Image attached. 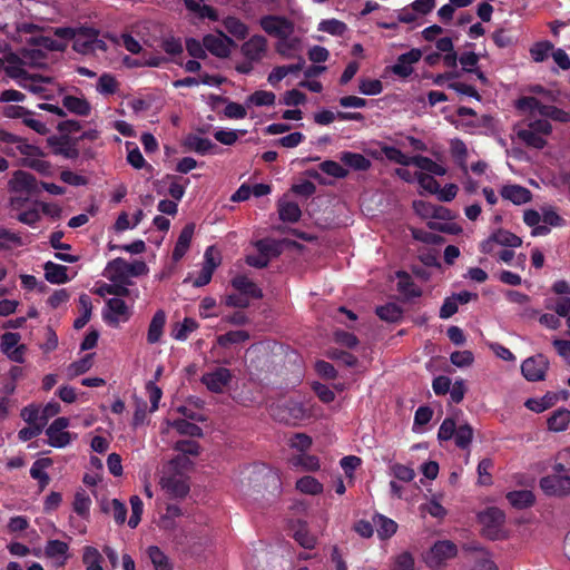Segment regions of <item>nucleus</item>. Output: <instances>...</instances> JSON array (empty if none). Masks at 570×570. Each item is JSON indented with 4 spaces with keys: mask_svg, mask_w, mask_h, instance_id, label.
I'll return each instance as SVG.
<instances>
[{
    "mask_svg": "<svg viewBox=\"0 0 570 570\" xmlns=\"http://www.w3.org/2000/svg\"><path fill=\"white\" fill-rule=\"evenodd\" d=\"M107 43L99 38V30L92 27L77 28V37L73 39L72 49L81 55H90L96 51H106Z\"/></svg>",
    "mask_w": 570,
    "mask_h": 570,
    "instance_id": "obj_1",
    "label": "nucleus"
},
{
    "mask_svg": "<svg viewBox=\"0 0 570 570\" xmlns=\"http://www.w3.org/2000/svg\"><path fill=\"white\" fill-rule=\"evenodd\" d=\"M456 546L449 540L436 541L425 556V562L431 569L440 568L446 560L456 556Z\"/></svg>",
    "mask_w": 570,
    "mask_h": 570,
    "instance_id": "obj_2",
    "label": "nucleus"
},
{
    "mask_svg": "<svg viewBox=\"0 0 570 570\" xmlns=\"http://www.w3.org/2000/svg\"><path fill=\"white\" fill-rule=\"evenodd\" d=\"M261 28L268 35L286 40L293 32V22L283 16L267 14L259 19Z\"/></svg>",
    "mask_w": 570,
    "mask_h": 570,
    "instance_id": "obj_3",
    "label": "nucleus"
},
{
    "mask_svg": "<svg viewBox=\"0 0 570 570\" xmlns=\"http://www.w3.org/2000/svg\"><path fill=\"white\" fill-rule=\"evenodd\" d=\"M549 360L539 353L525 358L521 364V373L529 382H539L546 379L549 368Z\"/></svg>",
    "mask_w": 570,
    "mask_h": 570,
    "instance_id": "obj_4",
    "label": "nucleus"
},
{
    "mask_svg": "<svg viewBox=\"0 0 570 570\" xmlns=\"http://www.w3.org/2000/svg\"><path fill=\"white\" fill-rule=\"evenodd\" d=\"M217 35L208 33L203 37L204 47L213 56L225 59L230 55V48L236 47L235 41L226 36L222 30L216 31Z\"/></svg>",
    "mask_w": 570,
    "mask_h": 570,
    "instance_id": "obj_5",
    "label": "nucleus"
},
{
    "mask_svg": "<svg viewBox=\"0 0 570 570\" xmlns=\"http://www.w3.org/2000/svg\"><path fill=\"white\" fill-rule=\"evenodd\" d=\"M232 380V371L227 367L218 366L210 372L204 373L200 382L209 392L220 394L230 384Z\"/></svg>",
    "mask_w": 570,
    "mask_h": 570,
    "instance_id": "obj_6",
    "label": "nucleus"
},
{
    "mask_svg": "<svg viewBox=\"0 0 570 570\" xmlns=\"http://www.w3.org/2000/svg\"><path fill=\"white\" fill-rule=\"evenodd\" d=\"M160 485L171 499H184L190 491L188 478L181 473L164 475Z\"/></svg>",
    "mask_w": 570,
    "mask_h": 570,
    "instance_id": "obj_7",
    "label": "nucleus"
},
{
    "mask_svg": "<svg viewBox=\"0 0 570 570\" xmlns=\"http://www.w3.org/2000/svg\"><path fill=\"white\" fill-rule=\"evenodd\" d=\"M20 338L21 335L19 333L6 332L2 334L0 342L1 352L16 363L24 362V354L27 351V346L24 344L19 345Z\"/></svg>",
    "mask_w": 570,
    "mask_h": 570,
    "instance_id": "obj_8",
    "label": "nucleus"
},
{
    "mask_svg": "<svg viewBox=\"0 0 570 570\" xmlns=\"http://www.w3.org/2000/svg\"><path fill=\"white\" fill-rule=\"evenodd\" d=\"M69 419L65 416L57 417L47 428L46 434L48 435V443L53 448H65L71 441L69 432L65 431L69 426Z\"/></svg>",
    "mask_w": 570,
    "mask_h": 570,
    "instance_id": "obj_9",
    "label": "nucleus"
},
{
    "mask_svg": "<svg viewBox=\"0 0 570 570\" xmlns=\"http://www.w3.org/2000/svg\"><path fill=\"white\" fill-rule=\"evenodd\" d=\"M47 142L56 155L63 156L67 159H76L79 157L77 141L68 135L50 136Z\"/></svg>",
    "mask_w": 570,
    "mask_h": 570,
    "instance_id": "obj_10",
    "label": "nucleus"
},
{
    "mask_svg": "<svg viewBox=\"0 0 570 570\" xmlns=\"http://www.w3.org/2000/svg\"><path fill=\"white\" fill-rule=\"evenodd\" d=\"M540 488L547 495L563 497L570 493V476L551 474L540 480Z\"/></svg>",
    "mask_w": 570,
    "mask_h": 570,
    "instance_id": "obj_11",
    "label": "nucleus"
},
{
    "mask_svg": "<svg viewBox=\"0 0 570 570\" xmlns=\"http://www.w3.org/2000/svg\"><path fill=\"white\" fill-rule=\"evenodd\" d=\"M8 185L10 191L13 193H26L28 195H32L39 191V183L36 177L23 170L14 171Z\"/></svg>",
    "mask_w": 570,
    "mask_h": 570,
    "instance_id": "obj_12",
    "label": "nucleus"
},
{
    "mask_svg": "<svg viewBox=\"0 0 570 570\" xmlns=\"http://www.w3.org/2000/svg\"><path fill=\"white\" fill-rule=\"evenodd\" d=\"M107 311L104 312V321L110 325L117 326L120 321L129 320V308L126 302L121 298L114 297L106 302Z\"/></svg>",
    "mask_w": 570,
    "mask_h": 570,
    "instance_id": "obj_13",
    "label": "nucleus"
},
{
    "mask_svg": "<svg viewBox=\"0 0 570 570\" xmlns=\"http://www.w3.org/2000/svg\"><path fill=\"white\" fill-rule=\"evenodd\" d=\"M504 519V513L495 507L488 508L484 512L479 514L483 531L490 538H494L500 527L503 524Z\"/></svg>",
    "mask_w": 570,
    "mask_h": 570,
    "instance_id": "obj_14",
    "label": "nucleus"
},
{
    "mask_svg": "<svg viewBox=\"0 0 570 570\" xmlns=\"http://www.w3.org/2000/svg\"><path fill=\"white\" fill-rule=\"evenodd\" d=\"M242 53L250 61H259L267 50V39L261 35H254L242 45Z\"/></svg>",
    "mask_w": 570,
    "mask_h": 570,
    "instance_id": "obj_15",
    "label": "nucleus"
},
{
    "mask_svg": "<svg viewBox=\"0 0 570 570\" xmlns=\"http://www.w3.org/2000/svg\"><path fill=\"white\" fill-rule=\"evenodd\" d=\"M184 147L187 150L195 151L202 156L208 154H216L218 146L208 138H203L195 134H189L184 140Z\"/></svg>",
    "mask_w": 570,
    "mask_h": 570,
    "instance_id": "obj_16",
    "label": "nucleus"
},
{
    "mask_svg": "<svg viewBox=\"0 0 570 570\" xmlns=\"http://www.w3.org/2000/svg\"><path fill=\"white\" fill-rule=\"evenodd\" d=\"M194 232H195L194 223L186 224L183 227V229L177 238V242L175 244L173 254H171V258L174 262L177 263L185 256V254L189 249Z\"/></svg>",
    "mask_w": 570,
    "mask_h": 570,
    "instance_id": "obj_17",
    "label": "nucleus"
},
{
    "mask_svg": "<svg viewBox=\"0 0 570 570\" xmlns=\"http://www.w3.org/2000/svg\"><path fill=\"white\" fill-rule=\"evenodd\" d=\"M232 286L235 291L238 293L246 295L249 298L253 299H261L263 298V291L246 275H236L230 281Z\"/></svg>",
    "mask_w": 570,
    "mask_h": 570,
    "instance_id": "obj_18",
    "label": "nucleus"
},
{
    "mask_svg": "<svg viewBox=\"0 0 570 570\" xmlns=\"http://www.w3.org/2000/svg\"><path fill=\"white\" fill-rule=\"evenodd\" d=\"M500 195L503 199L510 200L514 205H523L531 200L532 194L531 191L520 185H504Z\"/></svg>",
    "mask_w": 570,
    "mask_h": 570,
    "instance_id": "obj_19",
    "label": "nucleus"
},
{
    "mask_svg": "<svg viewBox=\"0 0 570 570\" xmlns=\"http://www.w3.org/2000/svg\"><path fill=\"white\" fill-rule=\"evenodd\" d=\"M167 315L164 309H158L151 317V321L147 331V342L148 344H156L160 341L164 328L166 325Z\"/></svg>",
    "mask_w": 570,
    "mask_h": 570,
    "instance_id": "obj_20",
    "label": "nucleus"
},
{
    "mask_svg": "<svg viewBox=\"0 0 570 570\" xmlns=\"http://www.w3.org/2000/svg\"><path fill=\"white\" fill-rule=\"evenodd\" d=\"M68 543L61 540H49L45 547V554L50 559H56L58 567H63L68 560Z\"/></svg>",
    "mask_w": 570,
    "mask_h": 570,
    "instance_id": "obj_21",
    "label": "nucleus"
},
{
    "mask_svg": "<svg viewBox=\"0 0 570 570\" xmlns=\"http://www.w3.org/2000/svg\"><path fill=\"white\" fill-rule=\"evenodd\" d=\"M397 291L406 298L420 297L422 289L413 282L411 275L405 271H397Z\"/></svg>",
    "mask_w": 570,
    "mask_h": 570,
    "instance_id": "obj_22",
    "label": "nucleus"
},
{
    "mask_svg": "<svg viewBox=\"0 0 570 570\" xmlns=\"http://www.w3.org/2000/svg\"><path fill=\"white\" fill-rule=\"evenodd\" d=\"M199 324L191 317H185L183 322H175L171 324L170 336L184 342L188 338L189 334L198 328Z\"/></svg>",
    "mask_w": 570,
    "mask_h": 570,
    "instance_id": "obj_23",
    "label": "nucleus"
},
{
    "mask_svg": "<svg viewBox=\"0 0 570 570\" xmlns=\"http://www.w3.org/2000/svg\"><path fill=\"white\" fill-rule=\"evenodd\" d=\"M62 106L68 111L82 117L91 112V105L87 99L71 95H67L62 98Z\"/></svg>",
    "mask_w": 570,
    "mask_h": 570,
    "instance_id": "obj_24",
    "label": "nucleus"
},
{
    "mask_svg": "<svg viewBox=\"0 0 570 570\" xmlns=\"http://www.w3.org/2000/svg\"><path fill=\"white\" fill-rule=\"evenodd\" d=\"M45 278L51 284H65L69 281L68 268L65 265L47 262L43 265Z\"/></svg>",
    "mask_w": 570,
    "mask_h": 570,
    "instance_id": "obj_25",
    "label": "nucleus"
},
{
    "mask_svg": "<svg viewBox=\"0 0 570 570\" xmlns=\"http://www.w3.org/2000/svg\"><path fill=\"white\" fill-rule=\"evenodd\" d=\"M505 498L513 508L519 510L530 508L535 502V497L530 490L510 491Z\"/></svg>",
    "mask_w": 570,
    "mask_h": 570,
    "instance_id": "obj_26",
    "label": "nucleus"
},
{
    "mask_svg": "<svg viewBox=\"0 0 570 570\" xmlns=\"http://www.w3.org/2000/svg\"><path fill=\"white\" fill-rule=\"evenodd\" d=\"M570 423V410L560 407L547 421L548 429L553 432H563Z\"/></svg>",
    "mask_w": 570,
    "mask_h": 570,
    "instance_id": "obj_27",
    "label": "nucleus"
},
{
    "mask_svg": "<svg viewBox=\"0 0 570 570\" xmlns=\"http://www.w3.org/2000/svg\"><path fill=\"white\" fill-rule=\"evenodd\" d=\"M341 161L354 170H367L372 163L368 158L358 153L343 151L341 154Z\"/></svg>",
    "mask_w": 570,
    "mask_h": 570,
    "instance_id": "obj_28",
    "label": "nucleus"
},
{
    "mask_svg": "<svg viewBox=\"0 0 570 570\" xmlns=\"http://www.w3.org/2000/svg\"><path fill=\"white\" fill-rule=\"evenodd\" d=\"M50 464H51L50 459H48V458L39 459L36 462H33V464L30 469V475L32 479H35L39 482L40 491L45 490V488L50 482V478H49L48 473L43 471Z\"/></svg>",
    "mask_w": 570,
    "mask_h": 570,
    "instance_id": "obj_29",
    "label": "nucleus"
},
{
    "mask_svg": "<svg viewBox=\"0 0 570 570\" xmlns=\"http://www.w3.org/2000/svg\"><path fill=\"white\" fill-rule=\"evenodd\" d=\"M412 163L414 166L420 168L421 170L428 171L432 175L444 176L446 174V168L442 165L435 163L431 158L422 155L412 156Z\"/></svg>",
    "mask_w": 570,
    "mask_h": 570,
    "instance_id": "obj_30",
    "label": "nucleus"
},
{
    "mask_svg": "<svg viewBox=\"0 0 570 570\" xmlns=\"http://www.w3.org/2000/svg\"><path fill=\"white\" fill-rule=\"evenodd\" d=\"M517 137L527 146L534 149H543L547 146V139L532 129L524 128L517 131Z\"/></svg>",
    "mask_w": 570,
    "mask_h": 570,
    "instance_id": "obj_31",
    "label": "nucleus"
},
{
    "mask_svg": "<svg viewBox=\"0 0 570 570\" xmlns=\"http://www.w3.org/2000/svg\"><path fill=\"white\" fill-rule=\"evenodd\" d=\"M128 262L117 257L107 264L106 271L110 273L109 279L112 282L127 283Z\"/></svg>",
    "mask_w": 570,
    "mask_h": 570,
    "instance_id": "obj_32",
    "label": "nucleus"
},
{
    "mask_svg": "<svg viewBox=\"0 0 570 570\" xmlns=\"http://www.w3.org/2000/svg\"><path fill=\"white\" fill-rule=\"evenodd\" d=\"M375 313L382 321L389 323H397L403 316V309L395 303L377 306Z\"/></svg>",
    "mask_w": 570,
    "mask_h": 570,
    "instance_id": "obj_33",
    "label": "nucleus"
},
{
    "mask_svg": "<svg viewBox=\"0 0 570 570\" xmlns=\"http://www.w3.org/2000/svg\"><path fill=\"white\" fill-rule=\"evenodd\" d=\"M223 26L232 36L239 40H244L248 36V27L236 17H226L223 20Z\"/></svg>",
    "mask_w": 570,
    "mask_h": 570,
    "instance_id": "obj_34",
    "label": "nucleus"
},
{
    "mask_svg": "<svg viewBox=\"0 0 570 570\" xmlns=\"http://www.w3.org/2000/svg\"><path fill=\"white\" fill-rule=\"evenodd\" d=\"M161 49L171 57H180L184 51L181 39L174 36L164 38L161 40ZM173 61L179 66L183 65L180 59L173 58Z\"/></svg>",
    "mask_w": 570,
    "mask_h": 570,
    "instance_id": "obj_35",
    "label": "nucleus"
},
{
    "mask_svg": "<svg viewBox=\"0 0 570 570\" xmlns=\"http://www.w3.org/2000/svg\"><path fill=\"white\" fill-rule=\"evenodd\" d=\"M450 151L456 164L460 168L468 173L466 158H468V148L463 140L455 138L451 140Z\"/></svg>",
    "mask_w": 570,
    "mask_h": 570,
    "instance_id": "obj_36",
    "label": "nucleus"
},
{
    "mask_svg": "<svg viewBox=\"0 0 570 570\" xmlns=\"http://www.w3.org/2000/svg\"><path fill=\"white\" fill-rule=\"evenodd\" d=\"M293 537L295 541L305 549H313L316 544V539L309 533L305 522H298L294 529Z\"/></svg>",
    "mask_w": 570,
    "mask_h": 570,
    "instance_id": "obj_37",
    "label": "nucleus"
},
{
    "mask_svg": "<svg viewBox=\"0 0 570 570\" xmlns=\"http://www.w3.org/2000/svg\"><path fill=\"white\" fill-rule=\"evenodd\" d=\"M278 214L283 222L296 223L302 216V210L298 204L294 202H285L278 205Z\"/></svg>",
    "mask_w": 570,
    "mask_h": 570,
    "instance_id": "obj_38",
    "label": "nucleus"
},
{
    "mask_svg": "<svg viewBox=\"0 0 570 570\" xmlns=\"http://www.w3.org/2000/svg\"><path fill=\"white\" fill-rule=\"evenodd\" d=\"M492 239H495L498 245L511 248L520 247L522 245V239L518 235L503 228H499L493 232Z\"/></svg>",
    "mask_w": 570,
    "mask_h": 570,
    "instance_id": "obj_39",
    "label": "nucleus"
},
{
    "mask_svg": "<svg viewBox=\"0 0 570 570\" xmlns=\"http://www.w3.org/2000/svg\"><path fill=\"white\" fill-rule=\"evenodd\" d=\"M148 557L155 570H173L168 557L157 546H150L147 550Z\"/></svg>",
    "mask_w": 570,
    "mask_h": 570,
    "instance_id": "obj_40",
    "label": "nucleus"
},
{
    "mask_svg": "<svg viewBox=\"0 0 570 570\" xmlns=\"http://www.w3.org/2000/svg\"><path fill=\"white\" fill-rule=\"evenodd\" d=\"M249 340V333L244 330L229 331L217 337V343L222 347H228L233 344L244 343Z\"/></svg>",
    "mask_w": 570,
    "mask_h": 570,
    "instance_id": "obj_41",
    "label": "nucleus"
},
{
    "mask_svg": "<svg viewBox=\"0 0 570 570\" xmlns=\"http://www.w3.org/2000/svg\"><path fill=\"white\" fill-rule=\"evenodd\" d=\"M171 425L181 435H188L193 438L203 436V429L186 419H177L173 422Z\"/></svg>",
    "mask_w": 570,
    "mask_h": 570,
    "instance_id": "obj_42",
    "label": "nucleus"
},
{
    "mask_svg": "<svg viewBox=\"0 0 570 570\" xmlns=\"http://www.w3.org/2000/svg\"><path fill=\"white\" fill-rule=\"evenodd\" d=\"M453 439L458 448L462 450L468 449L473 440L472 426L468 423L456 426Z\"/></svg>",
    "mask_w": 570,
    "mask_h": 570,
    "instance_id": "obj_43",
    "label": "nucleus"
},
{
    "mask_svg": "<svg viewBox=\"0 0 570 570\" xmlns=\"http://www.w3.org/2000/svg\"><path fill=\"white\" fill-rule=\"evenodd\" d=\"M556 401H557L556 394L547 393L541 399L527 400L524 405L529 410H531L535 413H541V412L548 410L549 407L553 406Z\"/></svg>",
    "mask_w": 570,
    "mask_h": 570,
    "instance_id": "obj_44",
    "label": "nucleus"
},
{
    "mask_svg": "<svg viewBox=\"0 0 570 570\" xmlns=\"http://www.w3.org/2000/svg\"><path fill=\"white\" fill-rule=\"evenodd\" d=\"M296 489L306 494H318L323 491V484L314 476L306 475L297 480Z\"/></svg>",
    "mask_w": 570,
    "mask_h": 570,
    "instance_id": "obj_45",
    "label": "nucleus"
},
{
    "mask_svg": "<svg viewBox=\"0 0 570 570\" xmlns=\"http://www.w3.org/2000/svg\"><path fill=\"white\" fill-rule=\"evenodd\" d=\"M90 505H91V499L86 493V491L85 490L77 491L75 494L73 503H72L73 511L78 515L86 518L89 515Z\"/></svg>",
    "mask_w": 570,
    "mask_h": 570,
    "instance_id": "obj_46",
    "label": "nucleus"
},
{
    "mask_svg": "<svg viewBox=\"0 0 570 570\" xmlns=\"http://www.w3.org/2000/svg\"><path fill=\"white\" fill-rule=\"evenodd\" d=\"M82 561L87 570H104L101 567L102 557L94 547H86L82 554Z\"/></svg>",
    "mask_w": 570,
    "mask_h": 570,
    "instance_id": "obj_47",
    "label": "nucleus"
},
{
    "mask_svg": "<svg viewBox=\"0 0 570 570\" xmlns=\"http://www.w3.org/2000/svg\"><path fill=\"white\" fill-rule=\"evenodd\" d=\"M540 115L542 117L549 118L558 122H570V111H566L556 106L544 105V107H542V110H540Z\"/></svg>",
    "mask_w": 570,
    "mask_h": 570,
    "instance_id": "obj_48",
    "label": "nucleus"
},
{
    "mask_svg": "<svg viewBox=\"0 0 570 570\" xmlns=\"http://www.w3.org/2000/svg\"><path fill=\"white\" fill-rule=\"evenodd\" d=\"M317 29L332 36H343L347 26L343 21L333 18L322 20Z\"/></svg>",
    "mask_w": 570,
    "mask_h": 570,
    "instance_id": "obj_49",
    "label": "nucleus"
},
{
    "mask_svg": "<svg viewBox=\"0 0 570 570\" xmlns=\"http://www.w3.org/2000/svg\"><path fill=\"white\" fill-rule=\"evenodd\" d=\"M420 207H429L431 208V217L433 218H436V219H442V220H449V219H452L453 216H452V212L444 207V206H435V205H432V204H429V203H425V202H414V208L417 213H421V209Z\"/></svg>",
    "mask_w": 570,
    "mask_h": 570,
    "instance_id": "obj_50",
    "label": "nucleus"
},
{
    "mask_svg": "<svg viewBox=\"0 0 570 570\" xmlns=\"http://www.w3.org/2000/svg\"><path fill=\"white\" fill-rule=\"evenodd\" d=\"M382 151L384 156L395 164L402 165V166H409L413 165L412 157H409L405 155L401 149L394 146H384L382 148Z\"/></svg>",
    "mask_w": 570,
    "mask_h": 570,
    "instance_id": "obj_51",
    "label": "nucleus"
},
{
    "mask_svg": "<svg viewBox=\"0 0 570 570\" xmlns=\"http://www.w3.org/2000/svg\"><path fill=\"white\" fill-rule=\"evenodd\" d=\"M118 81L116 78L110 73H102L97 82V90L101 95H114L118 90Z\"/></svg>",
    "mask_w": 570,
    "mask_h": 570,
    "instance_id": "obj_52",
    "label": "nucleus"
},
{
    "mask_svg": "<svg viewBox=\"0 0 570 570\" xmlns=\"http://www.w3.org/2000/svg\"><path fill=\"white\" fill-rule=\"evenodd\" d=\"M22 165L36 170L42 176L50 177L53 174L52 165L49 161L40 159L38 157L24 158Z\"/></svg>",
    "mask_w": 570,
    "mask_h": 570,
    "instance_id": "obj_53",
    "label": "nucleus"
},
{
    "mask_svg": "<svg viewBox=\"0 0 570 570\" xmlns=\"http://www.w3.org/2000/svg\"><path fill=\"white\" fill-rule=\"evenodd\" d=\"M276 96L272 91L256 90L247 98V102L257 107L273 106L275 104Z\"/></svg>",
    "mask_w": 570,
    "mask_h": 570,
    "instance_id": "obj_54",
    "label": "nucleus"
},
{
    "mask_svg": "<svg viewBox=\"0 0 570 570\" xmlns=\"http://www.w3.org/2000/svg\"><path fill=\"white\" fill-rule=\"evenodd\" d=\"M542 107H544V105L532 96H522L515 102V108L520 111H538L540 114Z\"/></svg>",
    "mask_w": 570,
    "mask_h": 570,
    "instance_id": "obj_55",
    "label": "nucleus"
},
{
    "mask_svg": "<svg viewBox=\"0 0 570 570\" xmlns=\"http://www.w3.org/2000/svg\"><path fill=\"white\" fill-rule=\"evenodd\" d=\"M185 45L188 55L191 56L194 59L204 60L207 58L206 48L204 47V40L199 41L196 38H186Z\"/></svg>",
    "mask_w": 570,
    "mask_h": 570,
    "instance_id": "obj_56",
    "label": "nucleus"
},
{
    "mask_svg": "<svg viewBox=\"0 0 570 570\" xmlns=\"http://www.w3.org/2000/svg\"><path fill=\"white\" fill-rule=\"evenodd\" d=\"M552 50L553 45L550 41H540L533 45L530 49V55L535 62H542Z\"/></svg>",
    "mask_w": 570,
    "mask_h": 570,
    "instance_id": "obj_57",
    "label": "nucleus"
},
{
    "mask_svg": "<svg viewBox=\"0 0 570 570\" xmlns=\"http://www.w3.org/2000/svg\"><path fill=\"white\" fill-rule=\"evenodd\" d=\"M358 91L366 96H376L383 91V83L379 79H361Z\"/></svg>",
    "mask_w": 570,
    "mask_h": 570,
    "instance_id": "obj_58",
    "label": "nucleus"
},
{
    "mask_svg": "<svg viewBox=\"0 0 570 570\" xmlns=\"http://www.w3.org/2000/svg\"><path fill=\"white\" fill-rule=\"evenodd\" d=\"M130 505H131V515L128 520V525L131 529H135L141 520V514L144 511V503H142V500L138 495H132L130 498Z\"/></svg>",
    "mask_w": 570,
    "mask_h": 570,
    "instance_id": "obj_59",
    "label": "nucleus"
},
{
    "mask_svg": "<svg viewBox=\"0 0 570 570\" xmlns=\"http://www.w3.org/2000/svg\"><path fill=\"white\" fill-rule=\"evenodd\" d=\"M320 169L334 178H345L348 171L334 160H324L320 164Z\"/></svg>",
    "mask_w": 570,
    "mask_h": 570,
    "instance_id": "obj_60",
    "label": "nucleus"
},
{
    "mask_svg": "<svg viewBox=\"0 0 570 570\" xmlns=\"http://www.w3.org/2000/svg\"><path fill=\"white\" fill-rule=\"evenodd\" d=\"M258 253L265 257H277L281 254L279 245L275 240L259 239L255 244Z\"/></svg>",
    "mask_w": 570,
    "mask_h": 570,
    "instance_id": "obj_61",
    "label": "nucleus"
},
{
    "mask_svg": "<svg viewBox=\"0 0 570 570\" xmlns=\"http://www.w3.org/2000/svg\"><path fill=\"white\" fill-rule=\"evenodd\" d=\"M174 450L180 452L183 455L196 456L199 454L200 445L194 440H179L175 443Z\"/></svg>",
    "mask_w": 570,
    "mask_h": 570,
    "instance_id": "obj_62",
    "label": "nucleus"
},
{
    "mask_svg": "<svg viewBox=\"0 0 570 570\" xmlns=\"http://www.w3.org/2000/svg\"><path fill=\"white\" fill-rule=\"evenodd\" d=\"M377 533L381 538H390L397 530V523L392 519L380 515L377 521Z\"/></svg>",
    "mask_w": 570,
    "mask_h": 570,
    "instance_id": "obj_63",
    "label": "nucleus"
},
{
    "mask_svg": "<svg viewBox=\"0 0 570 570\" xmlns=\"http://www.w3.org/2000/svg\"><path fill=\"white\" fill-rule=\"evenodd\" d=\"M92 366V354H87L82 358L72 362L68 370L72 376H78L90 370Z\"/></svg>",
    "mask_w": 570,
    "mask_h": 570,
    "instance_id": "obj_64",
    "label": "nucleus"
}]
</instances>
